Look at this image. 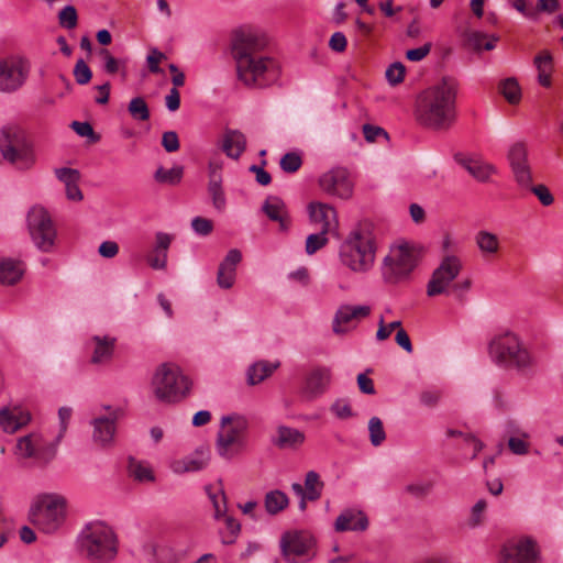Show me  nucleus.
I'll return each instance as SVG.
<instances>
[{
	"instance_id": "1",
	"label": "nucleus",
	"mask_w": 563,
	"mask_h": 563,
	"mask_svg": "<svg viewBox=\"0 0 563 563\" xmlns=\"http://www.w3.org/2000/svg\"><path fill=\"white\" fill-rule=\"evenodd\" d=\"M267 44L263 34L251 29H239L232 33L231 54L236 77L247 88H265L279 78V64L266 54Z\"/></svg>"
},
{
	"instance_id": "2",
	"label": "nucleus",
	"mask_w": 563,
	"mask_h": 563,
	"mask_svg": "<svg viewBox=\"0 0 563 563\" xmlns=\"http://www.w3.org/2000/svg\"><path fill=\"white\" fill-rule=\"evenodd\" d=\"M456 95L457 82L450 77H444L439 84L423 90L416 99V121L432 131L450 130L457 117Z\"/></svg>"
},
{
	"instance_id": "3",
	"label": "nucleus",
	"mask_w": 563,
	"mask_h": 563,
	"mask_svg": "<svg viewBox=\"0 0 563 563\" xmlns=\"http://www.w3.org/2000/svg\"><path fill=\"white\" fill-rule=\"evenodd\" d=\"M492 360L500 367L529 374L536 367V358L523 342L512 332L498 334L488 345Z\"/></svg>"
},
{
	"instance_id": "4",
	"label": "nucleus",
	"mask_w": 563,
	"mask_h": 563,
	"mask_svg": "<svg viewBox=\"0 0 563 563\" xmlns=\"http://www.w3.org/2000/svg\"><path fill=\"white\" fill-rule=\"evenodd\" d=\"M80 548L86 556L95 562H110L118 554V538L103 522H91L81 531Z\"/></svg>"
},
{
	"instance_id": "5",
	"label": "nucleus",
	"mask_w": 563,
	"mask_h": 563,
	"mask_svg": "<svg viewBox=\"0 0 563 563\" xmlns=\"http://www.w3.org/2000/svg\"><path fill=\"white\" fill-rule=\"evenodd\" d=\"M376 246L368 231L361 229L350 233L340 247V260L354 273L368 272L375 262Z\"/></svg>"
},
{
	"instance_id": "6",
	"label": "nucleus",
	"mask_w": 563,
	"mask_h": 563,
	"mask_svg": "<svg viewBox=\"0 0 563 563\" xmlns=\"http://www.w3.org/2000/svg\"><path fill=\"white\" fill-rule=\"evenodd\" d=\"M152 386L154 395L159 401L175 404L187 397L191 382L178 366L162 364L155 371Z\"/></svg>"
},
{
	"instance_id": "7",
	"label": "nucleus",
	"mask_w": 563,
	"mask_h": 563,
	"mask_svg": "<svg viewBox=\"0 0 563 563\" xmlns=\"http://www.w3.org/2000/svg\"><path fill=\"white\" fill-rule=\"evenodd\" d=\"M0 152L5 161L20 169H29L35 162L33 145L25 131L18 125H7L0 130Z\"/></svg>"
},
{
	"instance_id": "8",
	"label": "nucleus",
	"mask_w": 563,
	"mask_h": 563,
	"mask_svg": "<svg viewBox=\"0 0 563 563\" xmlns=\"http://www.w3.org/2000/svg\"><path fill=\"white\" fill-rule=\"evenodd\" d=\"M66 500L57 494H42L36 497L29 512L30 521L41 531H56L65 518Z\"/></svg>"
},
{
	"instance_id": "9",
	"label": "nucleus",
	"mask_w": 563,
	"mask_h": 563,
	"mask_svg": "<svg viewBox=\"0 0 563 563\" xmlns=\"http://www.w3.org/2000/svg\"><path fill=\"white\" fill-rule=\"evenodd\" d=\"M221 428L217 434L216 450L221 457L231 460L246 446L245 432L249 422L245 417L232 413L221 418Z\"/></svg>"
},
{
	"instance_id": "10",
	"label": "nucleus",
	"mask_w": 563,
	"mask_h": 563,
	"mask_svg": "<svg viewBox=\"0 0 563 563\" xmlns=\"http://www.w3.org/2000/svg\"><path fill=\"white\" fill-rule=\"evenodd\" d=\"M26 223L35 246L43 252L51 251L57 232L49 212L42 206H33L26 214Z\"/></svg>"
},
{
	"instance_id": "11",
	"label": "nucleus",
	"mask_w": 563,
	"mask_h": 563,
	"mask_svg": "<svg viewBox=\"0 0 563 563\" xmlns=\"http://www.w3.org/2000/svg\"><path fill=\"white\" fill-rule=\"evenodd\" d=\"M417 260L412 247L405 243L390 249L384 258L383 277L387 283L396 284L409 276L416 267Z\"/></svg>"
},
{
	"instance_id": "12",
	"label": "nucleus",
	"mask_w": 563,
	"mask_h": 563,
	"mask_svg": "<svg viewBox=\"0 0 563 563\" xmlns=\"http://www.w3.org/2000/svg\"><path fill=\"white\" fill-rule=\"evenodd\" d=\"M462 262L456 255H445L440 265L433 271L427 285V295L434 297L449 294L450 285L462 271Z\"/></svg>"
},
{
	"instance_id": "13",
	"label": "nucleus",
	"mask_w": 563,
	"mask_h": 563,
	"mask_svg": "<svg viewBox=\"0 0 563 563\" xmlns=\"http://www.w3.org/2000/svg\"><path fill=\"white\" fill-rule=\"evenodd\" d=\"M313 545V538L305 531H287L280 539L282 553L289 563L308 561Z\"/></svg>"
},
{
	"instance_id": "14",
	"label": "nucleus",
	"mask_w": 563,
	"mask_h": 563,
	"mask_svg": "<svg viewBox=\"0 0 563 563\" xmlns=\"http://www.w3.org/2000/svg\"><path fill=\"white\" fill-rule=\"evenodd\" d=\"M29 74L30 63L26 59L16 56L0 59V91H16L24 85Z\"/></svg>"
},
{
	"instance_id": "15",
	"label": "nucleus",
	"mask_w": 563,
	"mask_h": 563,
	"mask_svg": "<svg viewBox=\"0 0 563 563\" xmlns=\"http://www.w3.org/2000/svg\"><path fill=\"white\" fill-rule=\"evenodd\" d=\"M500 563H539V550L537 543L530 538L506 543L499 556Z\"/></svg>"
},
{
	"instance_id": "16",
	"label": "nucleus",
	"mask_w": 563,
	"mask_h": 563,
	"mask_svg": "<svg viewBox=\"0 0 563 563\" xmlns=\"http://www.w3.org/2000/svg\"><path fill=\"white\" fill-rule=\"evenodd\" d=\"M320 188L329 195L349 199L353 194V184L345 168H333L319 179Z\"/></svg>"
},
{
	"instance_id": "17",
	"label": "nucleus",
	"mask_w": 563,
	"mask_h": 563,
	"mask_svg": "<svg viewBox=\"0 0 563 563\" xmlns=\"http://www.w3.org/2000/svg\"><path fill=\"white\" fill-rule=\"evenodd\" d=\"M507 157L516 183L520 187H529L532 183V173L528 162L527 145L523 142L514 143Z\"/></svg>"
},
{
	"instance_id": "18",
	"label": "nucleus",
	"mask_w": 563,
	"mask_h": 563,
	"mask_svg": "<svg viewBox=\"0 0 563 563\" xmlns=\"http://www.w3.org/2000/svg\"><path fill=\"white\" fill-rule=\"evenodd\" d=\"M371 314V307L367 305L352 306L342 305L338 308L333 322L332 330L335 334H343L350 328H354L357 322L365 319Z\"/></svg>"
},
{
	"instance_id": "19",
	"label": "nucleus",
	"mask_w": 563,
	"mask_h": 563,
	"mask_svg": "<svg viewBox=\"0 0 563 563\" xmlns=\"http://www.w3.org/2000/svg\"><path fill=\"white\" fill-rule=\"evenodd\" d=\"M104 409L109 411L107 416H100L92 420L93 441L101 446L112 443L115 434V422L122 415L121 409H112L110 406H106Z\"/></svg>"
},
{
	"instance_id": "20",
	"label": "nucleus",
	"mask_w": 563,
	"mask_h": 563,
	"mask_svg": "<svg viewBox=\"0 0 563 563\" xmlns=\"http://www.w3.org/2000/svg\"><path fill=\"white\" fill-rule=\"evenodd\" d=\"M117 339L111 335H93L86 342V347L91 351L90 363L100 365L109 363L114 354Z\"/></svg>"
},
{
	"instance_id": "21",
	"label": "nucleus",
	"mask_w": 563,
	"mask_h": 563,
	"mask_svg": "<svg viewBox=\"0 0 563 563\" xmlns=\"http://www.w3.org/2000/svg\"><path fill=\"white\" fill-rule=\"evenodd\" d=\"M331 383V371L328 367L311 369L305 379L302 394L308 399H314L324 394Z\"/></svg>"
},
{
	"instance_id": "22",
	"label": "nucleus",
	"mask_w": 563,
	"mask_h": 563,
	"mask_svg": "<svg viewBox=\"0 0 563 563\" xmlns=\"http://www.w3.org/2000/svg\"><path fill=\"white\" fill-rule=\"evenodd\" d=\"M242 260V254L238 249H232L228 252L224 260L220 263L217 283L219 287L229 289L234 285L236 276V266Z\"/></svg>"
},
{
	"instance_id": "23",
	"label": "nucleus",
	"mask_w": 563,
	"mask_h": 563,
	"mask_svg": "<svg viewBox=\"0 0 563 563\" xmlns=\"http://www.w3.org/2000/svg\"><path fill=\"white\" fill-rule=\"evenodd\" d=\"M455 162L465 168L477 181L486 183L490 176L496 173V168L486 162L473 157H466L462 154L454 156Z\"/></svg>"
},
{
	"instance_id": "24",
	"label": "nucleus",
	"mask_w": 563,
	"mask_h": 563,
	"mask_svg": "<svg viewBox=\"0 0 563 563\" xmlns=\"http://www.w3.org/2000/svg\"><path fill=\"white\" fill-rule=\"evenodd\" d=\"M263 212L269 220L278 222L280 231H287L290 225L285 202L277 196H269L262 207Z\"/></svg>"
},
{
	"instance_id": "25",
	"label": "nucleus",
	"mask_w": 563,
	"mask_h": 563,
	"mask_svg": "<svg viewBox=\"0 0 563 563\" xmlns=\"http://www.w3.org/2000/svg\"><path fill=\"white\" fill-rule=\"evenodd\" d=\"M368 527V519L363 511L347 509L335 520L336 531H364Z\"/></svg>"
},
{
	"instance_id": "26",
	"label": "nucleus",
	"mask_w": 563,
	"mask_h": 563,
	"mask_svg": "<svg viewBox=\"0 0 563 563\" xmlns=\"http://www.w3.org/2000/svg\"><path fill=\"white\" fill-rule=\"evenodd\" d=\"M155 240L152 254L148 256V264L154 269H164L166 267L167 252L173 236L168 233L157 232Z\"/></svg>"
},
{
	"instance_id": "27",
	"label": "nucleus",
	"mask_w": 563,
	"mask_h": 563,
	"mask_svg": "<svg viewBox=\"0 0 563 563\" xmlns=\"http://www.w3.org/2000/svg\"><path fill=\"white\" fill-rule=\"evenodd\" d=\"M31 420V415L19 408H3L0 410V427L9 433H13L20 428L26 426Z\"/></svg>"
},
{
	"instance_id": "28",
	"label": "nucleus",
	"mask_w": 563,
	"mask_h": 563,
	"mask_svg": "<svg viewBox=\"0 0 563 563\" xmlns=\"http://www.w3.org/2000/svg\"><path fill=\"white\" fill-rule=\"evenodd\" d=\"M25 272L22 261L14 258L0 260V284L5 286L15 285L21 280Z\"/></svg>"
},
{
	"instance_id": "29",
	"label": "nucleus",
	"mask_w": 563,
	"mask_h": 563,
	"mask_svg": "<svg viewBox=\"0 0 563 563\" xmlns=\"http://www.w3.org/2000/svg\"><path fill=\"white\" fill-rule=\"evenodd\" d=\"M308 209L311 220L322 223L321 231L328 233L333 224H336V211L333 207L327 203L311 202Z\"/></svg>"
},
{
	"instance_id": "30",
	"label": "nucleus",
	"mask_w": 563,
	"mask_h": 563,
	"mask_svg": "<svg viewBox=\"0 0 563 563\" xmlns=\"http://www.w3.org/2000/svg\"><path fill=\"white\" fill-rule=\"evenodd\" d=\"M305 433L298 429L279 426L274 444L279 449H297L305 442Z\"/></svg>"
},
{
	"instance_id": "31",
	"label": "nucleus",
	"mask_w": 563,
	"mask_h": 563,
	"mask_svg": "<svg viewBox=\"0 0 563 563\" xmlns=\"http://www.w3.org/2000/svg\"><path fill=\"white\" fill-rule=\"evenodd\" d=\"M246 147L245 135L238 130H228L223 135L222 151L230 158L238 159Z\"/></svg>"
},
{
	"instance_id": "32",
	"label": "nucleus",
	"mask_w": 563,
	"mask_h": 563,
	"mask_svg": "<svg viewBox=\"0 0 563 563\" xmlns=\"http://www.w3.org/2000/svg\"><path fill=\"white\" fill-rule=\"evenodd\" d=\"M533 64L538 70V82L544 88L551 87V75L554 68L552 54L547 49L540 52L536 55Z\"/></svg>"
},
{
	"instance_id": "33",
	"label": "nucleus",
	"mask_w": 563,
	"mask_h": 563,
	"mask_svg": "<svg viewBox=\"0 0 563 563\" xmlns=\"http://www.w3.org/2000/svg\"><path fill=\"white\" fill-rule=\"evenodd\" d=\"M280 362L257 361L247 368V384L256 385L269 377L278 367Z\"/></svg>"
},
{
	"instance_id": "34",
	"label": "nucleus",
	"mask_w": 563,
	"mask_h": 563,
	"mask_svg": "<svg viewBox=\"0 0 563 563\" xmlns=\"http://www.w3.org/2000/svg\"><path fill=\"white\" fill-rule=\"evenodd\" d=\"M475 243L485 257L494 256L498 253L500 243L499 239L495 233L486 230H481L475 234Z\"/></svg>"
},
{
	"instance_id": "35",
	"label": "nucleus",
	"mask_w": 563,
	"mask_h": 563,
	"mask_svg": "<svg viewBox=\"0 0 563 563\" xmlns=\"http://www.w3.org/2000/svg\"><path fill=\"white\" fill-rule=\"evenodd\" d=\"M219 485L220 487L217 489L212 485L206 486V492L214 509L213 517L216 520H220L223 516H225L228 510L227 496L223 490L221 481H219Z\"/></svg>"
},
{
	"instance_id": "36",
	"label": "nucleus",
	"mask_w": 563,
	"mask_h": 563,
	"mask_svg": "<svg viewBox=\"0 0 563 563\" xmlns=\"http://www.w3.org/2000/svg\"><path fill=\"white\" fill-rule=\"evenodd\" d=\"M288 505V496L279 489L271 490L264 497L265 510L272 516L282 512Z\"/></svg>"
},
{
	"instance_id": "37",
	"label": "nucleus",
	"mask_w": 563,
	"mask_h": 563,
	"mask_svg": "<svg viewBox=\"0 0 563 563\" xmlns=\"http://www.w3.org/2000/svg\"><path fill=\"white\" fill-rule=\"evenodd\" d=\"M323 482L320 481V476L314 471H309L305 478V496L308 500L314 501L321 497L323 489Z\"/></svg>"
},
{
	"instance_id": "38",
	"label": "nucleus",
	"mask_w": 563,
	"mask_h": 563,
	"mask_svg": "<svg viewBox=\"0 0 563 563\" xmlns=\"http://www.w3.org/2000/svg\"><path fill=\"white\" fill-rule=\"evenodd\" d=\"M57 452V446L54 442H45L42 438L38 437L37 443H36V450L34 453V460L40 465H47L49 462H52Z\"/></svg>"
},
{
	"instance_id": "39",
	"label": "nucleus",
	"mask_w": 563,
	"mask_h": 563,
	"mask_svg": "<svg viewBox=\"0 0 563 563\" xmlns=\"http://www.w3.org/2000/svg\"><path fill=\"white\" fill-rule=\"evenodd\" d=\"M184 176L183 166H174L170 169L158 167L154 174V178L159 184L175 186L179 184Z\"/></svg>"
},
{
	"instance_id": "40",
	"label": "nucleus",
	"mask_w": 563,
	"mask_h": 563,
	"mask_svg": "<svg viewBox=\"0 0 563 563\" xmlns=\"http://www.w3.org/2000/svg\"><path fill=\"white\" fill-rule=\"evenodd\" d=\"M499 91L511 103H518L521 99V89L516 78L509 77L500 81Z\"/></svg>"
},
{
	"instance_id": "41",
	"label": "nucleus",
	"mask_w": 563,
	"mask_h": 563,
	"mask_svg": "<svg viewBox=\"0 0 563 563\" xmlns=\"http://www.w3.org/2000/svg\"><path fill=\"white\" fill-rule=\"evenodd\" d=\"M208 192L212 199L213 207L219 211H223L227 200L222 189V177L213 176L212 180H209Z\"/></svg>"
},
{
	"instance_id": "42",
	"label": "nucleus",
	"mask_w": 563,
	"mask_h": 563,
	"mask_svg": "<svg viewBox=\"0 0 563 563\" xmlns=\"http://www.w3.org/2000/svg\"><path fill=\"white\" fill-rule=\"evenodd\" d=\"M99 56L102 57L104 65L103 69L109 75H114L115 73L122 70L123 76H125V67H126V59H118L112 56L109 49L101 48L99 51Z\"/></svg>"
},
{
	"instance_id": "43",
	"label": "nucleus",
	"mask_w": 563,
	"mask_h": 563,
	"mask_svg": "<svg viewBox=\"0 0 563 563\" xmlns=\"http://www.w3.org/2000/svg\"><path fill=\"white\" fill-rule=\"evenodd\" d=\"M130 115L137 121H147L151 117L148 106L143 97H134L128 104Z\"/></svg>"
},
{
	"instance_id": "44",
	"label": "nucleus",
	"mask_w": 563,
	"mask_h": 563,
	"mask_svg": "<svg viewBox=\"0 0 563 563\" xmlns=\"http://www.w3.org/2000/svg\"><path fill=\"white\" fill-rule=\"evenodd\" d=\"M222 518L225 523V532L221 533L222 543L227 545L233 544L241 531V525L236 519L227 514Z\"/></svg>"
},
{
	"instance_id": "45",
	"label": "nucleus",
	"mask_w": 563,
	"mask_h": 563,
	"mask_svg": "<svg viewBox=\"0 0 563 563\" xmlns=\"http://www.w3.org/2000/svg\"><path fill=\"white\" fill-rule=\"evenodd\" d=\"M368 432L372 445L379 446L386 439V433L382 420L378 417H372L368 421Z\"/></svg>"
},
{
	"instance_id": "46",
	"label": "nucleus",
	"mask_w": 563,
	"mask_h": 563,
	"mask_svg": "<svg viewBox=\"0 0 563 563\" xmlns=\"http://www.w3.org/2000/svg\"><path fill=\"white\" fill-rule=\"evenodd\" d=\"M197 457H188L183 461L184 472H196L205 468L209 461V452L206 450L197 451Z\"/></svg>"
},
{
	"instance_id": "47",
	"label": "nucleus",
	"mask_w": 563,
	"mask_h": 563,
	"mask_svg": "<svg viewBox=\"0 0 563 563\" xmlns=\"http://www.w3.org/2000/svg\"><path fill=\"white\" fill-rule=\"evenodd\" d=\"M129 474L136 481L145 482V481H153L154 476L147 466L141 464L133 457H130L129 460Z\"/></svg>"
},
{
	"instance_id": "48",
	"label": "nucleus",
	"mask_w": 563,
	"mask_h": 563,
	"mask_svg": "<svg viewBox=\"0 0 563 563\" xmlns=\"http://www.w3.org/2000/svg\"><path fill=\"white\" fill-rule=\"evenodd\" d=\"M58 23L62 27L73 30L78 24V14L74 5L64 7L58 13Z\"/></svg>"
},
{
	"instance_id": "49",
	"label": "nucleus",
	"mask_w": 563,
	"mask_h": 563,
	"mask_svg": "<svg viewBox=\"0 0 563 563\" xmlns=\"http://www.w3.org/2000/svg\"><path fill=\"white\" fill-rule=\"evenodd\" d=\"M38 437L25 435L19 439L16 450L23 457H34Z\"/></svg>"
},
{
	"instance_id": "50",
	"label": "nucleus",
	"mask_w": 563,
	"mask_h": 563,
	"mask_svg": "<svg viewBox=\"0 0 563 563\" xmlns=\"http://www.w3.org/2000/svg\"><path fill=\"white\" fill-rule=\"evenodd\" d=\"M279 165L285 173L291 174L301 167L302 158L298 153L289 152L280 158Z\"/></svg>"
},
{
	"instance_id": "51",
	"label": "nucleus",
	"mask_w": 563,
	"mask_h": 563,
	"mask_svg": "<svg viewBox=\"0 0 563 563\" xmlns=\"http://www.w3.org/2000/svg\"><path fill=\"white\" fill-rule=\"evenodd\" d=\"M73 75L78 85H87L92 78V71L82 58L76 62Z\"/></svg>"
},
{
	"instance_id": "52",
	"label": "nucleus",
	"mask_w": 563,
	"mask_h": 563,
	"mask_svg": "<svg viewBox=\"0 0 563 563\" xmlns=\"http://www.w3.org/2000/svg\"><path fill=\"white\" fill-rule=\"evenodd\" d=\"M328 243L327 233L320 231L319 233L308 235L306 240V253L308 255L314 254Z\"/></svg>"
},
{
	"instance_id": "53",
	"label": "nucleus",
	"mask_w": 563,
	"mask_h": 563,
	"mask_svg": "<svg viewBox=\"0 0 563 563\" xmlns=\"http://www.w3.org/2000/svg\"><path fill=\"white\" fill-rule=\"evenodd\" d=\"M56 178L62 181L65 187L74 183H79L80 172L78 169L62 167L55 169Z\"/></svg>"
},
{
	"instance_id": "54",
	"label": "nucleus",
	"mask_w": 563,
	"mask_h": 563,
	"mask_svg": "<svg viewBox=\"0 0 563 563\" xmlns=\"http://www.w3.org/2000/svg\"><path fill=\"white\" fill-rule=\"evenodd\" d=\"M406 69L405 66L397 62L391 64L386 70V78L393 86L400 84L405 78Z\"/></svg>"
},
{
	"instance_id": "55",
	"label": "nucleus",
	"mask_w": 563,
	"mask_h": 563,
	"mask_svg": "<svg viewBox=\"0 0 563 563\" xmlns=\"http://www.w3.org/2000/svg\"><path fill=\"white\" fill-rule=\"evenodd\" d=\"M166 59V55L157 48H151L150 54L146 57L148 70L152 74H161L163 70L159 67V63Z\"/></svg>"
},
{
	"instance_id": "56",
	"label": "nucleus",
	"mask_w": 563,
	"mask_h": 563,
	"mask_svg": "<svg viewBox=\"0 0 563 563\" xmlns=\"http://www.w3.org/2000/svg\"><path fill=\"white\" fill-rule=\"evenodd\" d=\"M528 188L538 197V199L543 206L548 207L553 203V195L550 192L549 188L545 185L532 186L531 183Z\"/></svg>"
},
{
	"instance_id": "57",
	"label": "nucleus",
	"mask_w": 563,
	"mask_h": 563,
	"mask_svg": "<svg viewBox=\"0 0 563 563\" xmlns=\"http://www.w3.org/2000/svg\"><path fill=\"white\" fill-rule=\"evenodd\" d=\"M331 411L339 419H349L353 416V411L350 404L344 399H338L336 401H334L331 406Z\"/></svg>"
},
{
	"instance_id": "58",
	"label": "nucleus",
	"mask_w": 563,
	"mask_h": 563,
	"mask_svg": "<svg viewBox=\"0 0 563 563\" xmlns=\"http://www.w3.org/2000/svg\"><path fill=\"white\" fill-rule=\"evenodd\" d=\"M162 145L166 152L173 153L179 150V139L175 131H167L163 133Z\"/></svg>"
},
{
	"instance_id": "59",
	"label": "nucleus",
	"mask_w": 563,
	"mask_h": 563,
	"mask_svg": "<svg viewBox=\"0 0 563 563\" xmlns=\"http://www.w3.org/2000/svg\"><path fill=\"white\" fill-rule=\"evenodd\" d=\"M191 227L197 234L208 235L212 232L213 225L209 219L196 217L191 221Z\"/></svg>"
},
{
	"instance_id": "60",
	"label": "nucleus",
	"mask_w": 563,
	"mask_h": 563,
	"mask_svg": "<svg viewBox=\"0 0 563 563\" xmlns=\"http://www.w3.org/2000/svg\"><path fill=\"white\" fill-rule=\"evenodd\" d=\"M431 48H432V44L430 42L426 43L420 47L408 49L406 52V57H407V59H409L411 62H420L426 56L429 55Z\"/></svg>"
},
{
	"instance_id": "61",
	"label": "nucleus",
	"mask_w": 563,
	"mask_h": 563,
	"mask_svg": "<svg viewBox=\"0 0 563 563\" xmlns=\"http://www.w3.org/2000/svg\"><path fill=\"white\" fill-rule=\"evenodd\" d=\"M363 133L365 140L368 142H375L378 139V136H384L385 139H388L387 132L383 128L376 125L364 124Z\"/></svg>"
},
{
	"instance_id": "62",
	"label": "nucleus",
	"mask_w": 563,
	"mask_h": 563,
	"mask_svg": "<svg viewBox=\"0 0 563 563\" xmlns=\"http://www.w3.org/2000/svg\"><path fill=\"white\" fill-rule=\"evenodd\" d=\"M347 45L346 37L342 32H335L332 34L329 41V47L336 53H342L345 51Z\"/></svg>"
},
{
	"instance_id": "63",
	"label": "nucleus",
	"mask_w": 563,
	"mask_h": 563,
	"mask_svg": "<svg viewBox=\"0 0 563 563\" xmlns=\"http://www.w3.org/2000/svg\"><path fill=\"white\" fill-rule=\"evenodd\" d=\"M432 488V485L430 483H416V484H409L406 486V492L410 495L421 498L427 496Z\"/></svg>"
},
{
	"instance_id": "64",
	"label": "nucleus",
	"mask_w": 563,
	"mask_h": 563,
	"mask_svg": "<svg viewBox=\"0 0 563 563\" xmlns=\"http://www.w3.org/2000/svg\"><path fill=\"white\" fill-rule=\"evenodd\" d=\"M509 450L517 455H525L528 453L529 444L520 438L511 437L508 440Z\"/></svg>"
}]
</instances>
